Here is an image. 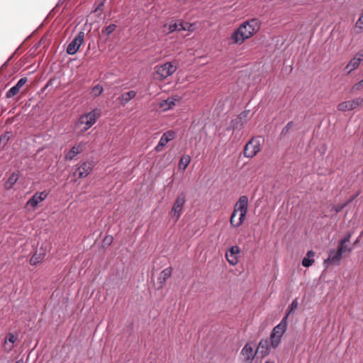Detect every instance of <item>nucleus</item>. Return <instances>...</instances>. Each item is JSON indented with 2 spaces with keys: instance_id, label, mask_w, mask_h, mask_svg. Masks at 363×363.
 <instances>
[{
  "instance_id": "obj_25",
  "label": "nucleus",
  "mask_w": 363,
  "mask_h": 363,
  "mask_svg": "<svg viewBox=\"0 0 363 363\" xmlns=\"http://www.w3.org/2000/svg\"><path fill=\"white\" fill-rule=\"evenodd\" d=\"M191 162V157L188 155H182L179 162V169L184 170Z\"/></svg>"
},
{
  "instance_id": "obj_12",
  "label": "nucleus",
  "mask_w": 363,
  "mask_h": 363,
  "mask_svg": "<svg viewBox=\"0 0 363 363\" xmlns=\"http://www.w3.org/2000/svg\"><path fill=\"white\" fill-rule=\"evenodd\" d=\"M84 33L81 31L77 33L74 38L69 43L67 47V53L69 55H74L79 50L80 46L84 42Z\"/></svg>"
},
{
  "instance_id": "obj_13",
  "label": "nucleus",
  "mask_w": 363,
  "mask_h": 363,
  "mask_svg": "<svg viewBox=\"0 0 363 363\" xmlns=\"http://www.w3.org/2000/svg\"><path fill=\"white\" fill-rule=\"evenodd\" d=\"M363 62V49L359 50L345 67V71L347 74L357 69Z\"/></svg>"
},
{
  "instance_id": "obj_23",
  "label": "nucleus",
  "mask_w": 363,
  "mask_h": 363,
  "mask_svg": "<svg viewBox=\"0 0 363 363\" xmlns=\"http://www.w3.org/2000/svg\"><path fill=\"white\" fill-rule=\"evenodd\" d=\"M314 256L315 252L313 250L308 251L306 257H305L302 260V265L305 267H311L315 262Z\"/></svg>"
},
{
  "instance_id": "obj_28",
  "label": "nucleus",
  "mask_w": 363,
  "mask_h": 363,
  "mask_svg": "<svg viewBox=\"0 0 363 363\" xmlns=\"http://www.w3.org/2000/svg\"><path fill=\"white\" fill-rule=\"evenodd\" d=\"M116 28L115 24H110L102 29V33H106L107 35H111Z\"/></svg>"
},
{
  "instance_id": "obj_38",
  "label": "nucleus",
  "mask_w": 363,
  "mask_h": 363,
  "mask_svg": "<svg viewBox=\"0 0 363 363\" xmlns=\"http://www.w3.org/2000/svg\"><path fill=\"white\" fill-rule=\"evenodd\" d=\"M344 249L345 250V252H346V251H349V252H350V251H352V248H348V247H347V245H345V244H344Z\"/></svg>"
},
{
  "instance_id": "obj_42",
  "label": "nucleus",
  "mask_w": 363,
  "mask_h": 363,
  "mask_svg": "<svg viewBox=\"0 0 363 363\" xmlns=\"http://www.w3.org/2000/svg\"><path fill=\"white\" fill-rule=\"evenodd\" d=\"M358 240H357L355 242H354V244H357L358 242Z\"/></svg>"
},
{
  "instance_id": "obj_7",
  "label": "nucleus",
  "mask_w": 363,
  "mask_h": 363,
  "mask_svg": "<svg viewBox=\"0 0 363 363\" xmlns=\"http://www.w3.org/2000/svg\"><path fill=\"white\" fill-rule=\"evenodd\" d=\"M255 344L252 342H247L242 348L240 356L244 363H252L257 353V349L255 350Z\"/></svg>"
},
{
  "instance_id": "obj_19",
  "label": "nucleus",
  "mask_w": 363,
  "mask_h": 363,
  "mask_svg": "<svg viewBox=\"0 0 363 363\" xmlns=\"http://www.w3.org/2000/svg\"><path fill=\"white\" fill-rule=\"evenodd\" d=\"M27 82V78H21L18 82L12 86L6 94V98H12L18 94L20 89L25 85Z\"/></svg>"
},
{
  "instance_id": "obj_17",
  "label": "nucleus",
  "mask_w": 363,
  "mask_h": 363,
  "mask_svg": "<svg viewBox=\"0 0 363 363\" xmlns=\"http://www.w3.org/2000/svg\"><path fill=\"white\" fill-rule=\"evenodd\" d=\"M84 147L85 143L83 142H80L74 145L69 150L65 152V160H72L77 155H78L79 154L82 153L84 151Z\"/></svg>"
},
{
  "instance_id": "obj_41",
  "label": "nucleus",
  "mask_w": 363,
  "mask_h": 363,
  "mask_svg": "<svg viewBox=\"0 0 363 363\" xmlns=\"http://www.w3.org/2000/svg\"><path fill=\"white\" fill-rule=\"evenodd\" d=\"M265 363H274V362H270V361H267V362H265Z\"/></svg>"
},
{
  "instance_id": "obj_22",
  "label": "nucleus",
  "mask_w": 363,
  "mask_h": 363,
  "mask_svg": "<svg viewBox=\"0 0 363 363\" xmlns=\"http://www.w3.org/2000/svg\"><path fill=\"white\" fill-rule=\"evenodd\" d=\"M172 273V268L170 267L163 269L158 277V282L161 285H163L166 282V281L171 277Z\"/></svg>"
},
{
  "instance_id": "obj_36",
  "label": "nucleus",
  "mask_w": 363,
  "mask_h": 363,
  "mask_svg": "<svg viewBox=\"0 0 363 363\" xmlns=\"http://www.w3.org/2000/svg\"><path fill=\"white\" fill-rule=\"evenodd\" d=\"M356 28H359L360 30H363V13L356 23Z\"/></svg>"
},
{
  "instance_id": "obj_10",
  "label": "nucleus",
  "mask_w": 363,
  "mask_h": 363,
  "mask_svg": "<svg viewBox=\"0 0 363 363\" xmlns=\"http://www.w3.org/2000/svg\"><path fill=\"white\" fill-rule=\"evenodd\" d=\"M363 104V98L357 97L351 100H347L340 103L337 105V110L340 111L345 112L353 111Z\"/></svg>"
},
{
  "instance_id": "obj_4",
  "label": "nucleus",
  "mask_w": 363,
  "mask_h": 363,
  "mask_svg": "<svg viewBox=\"0 0 363 363\" xmlns=\"http://www.w3.org/2000/svg\"><path fill=\"white\" fill-rule=\"evenodd\" d=\"M100 115L101 111L95 108L87 113L80 116L75 125L77 128L82 127L81 131L85 132L96 123Z\"/></svg>"
},
{
  "instance_id": "obj_5",
  "label": "nucleus",
  "mask_w": 363,
  "mask_h": 363,
  "mask_svg": "<svg viewBox=\"0 0 363 363\" xmlns=\"http://www.w3.org/2000/svg\"><path fill=\"white\" fill-rule=\"evenodd\" d=\"M176 70V66L170 62L158 65L154 68V77L156 79L162 81L173 74Z\"/></svg>"
},
{
  "instance_id": "obj_30",
  "label": "nucleus",
  "mask_w": 363,
  "mask_h": 363,
  "mask_svg": "<svg viewBox=\"0 0 363 363\" xmlns=\"http://www.w3.org/2000/svg\"><path fill=\"white\" fill-rule=\"evenodd\" d=\"M16 337L13 333H9L6 335L4 342H9V344H11L14 346V343L16 341Z\"/></svg>"
},
{
  "instance_id": "obj_34",
  "label": "nucleus",
  "mask_w": 363,
  "mask_h": 363,
  "mask_svg": "<svg viewBox=\"0 0 363 363\" xmlns=\"http://www.w3.org/2000/svg\"><path fill=\"white\" fill-rule=\"evenodd\" d=\"M3 347H4V351L6 353H9L13 350L14 346L11 344H9V342H4Z\"/></svg>"
},
{
  "instance_id": "obj_2",
  "label": "nucleus",
  "mask_w": 363,
  "mask_h": 363,
  "mask_svg": "<svg viewBox=\"0 0 363 363\" xmlns=\"http://www.w3.org/2000/svg\"><path fill=\"white\" fill-rule=\"evenodd\" d=\"M260 28L259 21L256 18L243 22L235 30L230 38V44L242 45L247 39L250 38Z\"/></svg>"
},
{
  "instance_id": "obj_27",
  "label": "nucleus",
  "mask_w": 363,
  "mask_h": 363,
  "mask_svg": "<svg viewBox=\"0 0 363 363\" xmlns=\"http://www.w3.org/2000/svg\"><path fill=\"white\" fill-rule=\"evenodd\" d=\"M103 90H104V89L101 85L96 84V86H94L92 88L91 94H92L93 96L97 97L101 94V93L103 92Z\"/></svg>"
},
{
  "instance_id": "obj_1",
  "label": "nucleus",
  "mask_w": 363,
  "mask_h": 363,
  "mask_svg": "<svg viewBox=\"0 0 363 363\" xmlns=\"http://www.w3.org/2000/svg\"><path fill=\"white\" fill-rule=\"evenodd\" d=\"M286 330V317H284L281 322L276 325L270 335L269 339H262L257 347V352L262 357L270 354L272 349L275 350L281 342L282 336Z\"/></svg>"
},
{
  "instance_id": "obj_16",
  "label": "nucleus",
  "mask_w": 363,
  "mask_h": 363,
  "mask_svg": "<svg viewBox=\"0 0 363 363\" xmlns=\"http://www.w3.org/2000/svg\"><path fill=\"white\" fill-rule=\"evenodd\" d=\"M240 252V248L237 245L232 246L226 251L225 258L230 265L235 266L238 263V255Z\"/></svg>"
},
{
  "instance_id": "obj_15",
  "label": "nucleus",
  "mask_w": 363,
  "mask_h": 363,
  "mask_svg": "<svg viewBox=\"0 0 363 363\" xmlns=\"http://www.w3.org/2000/svg\"><path fill=\"white\" fill-rule=\"evenodd\" d=\"M194 25L192 23H189L184 22L181 20H177L174 23H171L168 26V31L169 33H172L176 30H187V31H193Z\"/></svg>"
},
{
  "instance_id": "obj_31",
  "label": "nucleus",
  "mask_w": 363,
  "mask_h": 363,
  "mask_svg": "<svg viewBox=\"0 0 363 363\" xmlns=\"http://www.w3.org/2000/svg\"><path fill=\"white\" fill-rule=\"evenodd\" d=\"M11 135V133H9V132L1 135L0 136V144L2 143L4 145H5L9 140Z\"/></svg>"
},
{
  "instance_id": "obj_18",
  "label": "nucleus",
  "mask_w": 363,
  "mask_h": 363,
  "mask_svg": "<svg viewBox=\"0 0 363 363\" xmlns=\"http://www.w3.org/2000/svg\"><path fill=\"white\" fill-rule=\"evenodd\" d=\"M47 251L48 250L46 247H41L39 249H38L35 254L30 259V264L31 265H35L41 262L44 259L47 254Z\"/></svg>"
},
{
  "instance_id": "obj_32",
  "label": "nucleus",
  "mask_w": 363,
  "mask_h": 363,
  "mask_svg": "<svg viewBox=\"0 0 363 363\" xmlns=\"http://www.w3.org/2000/svg\"><path fill=\"white\" fill-rule=\"evenodd\" d=\"M352 236V233H349L344 238H342L339 244V247H342V248H344V244L349 242Z\"/></svg>"
},
{
  "instance_id": "obj_20",
  "label": "nucleus",
  "mask_w": 363,
  "mask_h": 363,
  "mask_svg": "<svg viewBox=\"0 0 363 363\" xmlns=\"http://www.w3.org/2000/svg\"><path fill=\"white\" fill-rule=\"evenodd\" d=\"M345 252V250L344 248H342V247H339L337 250H331L329 254V257L328 259L325 260V262H330L333 263H338L341 258L342 253Z\"/></svg>"
},
{
  "instance_id": "obj_21",
  "label": "nucleus",
  "mask_w": 363,
  "mask_h": 363,
  "mask_svg": "<svg viewBox=\"0 0 363 363\" xmlns=\"http://www.w3.org/2000/svg\"><path fill=\"white\" fill-rule=\"evenodd\" d=\"M93 169L91 162H85L82 163L77 169L79 177L84 178L87 177Z\"/></svg>"
},
{
  "instance_id": "obj_39",
  "label": "nucleus",
  "mask_w": 363,
  "mask_h": 363,
  "mask_svg": "<svg viewBox=\"0 0 363 363\" xmlns=\"http://www.w3.org/2000/svg\"><path fill=\"white\" fill-rule=\"evenodd\" d=\"M106 240H107V242H111L112 241V238H108L107 237V238H105V241H106Z\"/></svg>"
},
{
  "instance_id": "obj_33",
  "label": "nucleus",
  "mask_w": 363,
  "mask_h": 363,
  "mask_svg": "<svg viewBox=\"0 0 363 363\" xmlns=\"http://www.w3.org/2000/svg\"><path fill=\"white\" fill-rule=\"evenodd\" d=\"M363 88V79L360 80L359 82H357L354 84L352 86V90L353 91H359Z\"/></svg>"
},
{
  "instance_id": "obj_24",
  "label": "nucleus",
  "mask_w": 363,
  "mask_h": 363,
  "mask_svg": "<svg viewBox=\"0 0 363 363\" xmlns=\"http://www.w3.org/2000/svg\"><path fill=\"white\" fill-rule=\"evenodd\" d=\"M135 96L136 92L134 90H130L128 92L123 94L121 96L118 98V99L121 101V104L124 106L131 99H133Z\"/></svg>"
},
{
  "instance_id": "obj_9",
  "label": "nucleus",
  "mask_w": 363,
  "mask_h": 363,
  "mask_svg": "<svg viewBox=\"0 0 363 363\" xmlns=\"http://www.w3.org/2000/svg\"><path fill=\"white\" fill-rule=\"evenodd\" d=\"M260 150V140L258 138H253L247 143L244 149V156L252 158Z\"/></svg>"
},
{
  "instance_id": "obj_37",
  "label": "nucleus",
  "mask_w": 363,
  "mask_h": 363,
  "mask_svg": "<svg viewBox=\"0 0 363 363\" xmlns=\"http://www.w3.org/2000/svg\"><path fill=\"white\" fill-rule=\"evenodd\" d=\"M247 116V112H242L240 114V116H238V118L235 120V121H238V120H241L242 118H245L246 116Z\"/></svg>"
},
{
  "instance_id": "obj_35",
  "label": "nucleus",
  "mask_w": 363,
  "mask_h": 363,
  "mask_svg": "<svg viewBox=\"0 0 363 363\" xmlns=\"http://www.w3.org/2000/svg\"><path fill=\"white\" fill-rule=\"evenodd\" d=\"M353 199H350L348 202L347 203H345L344 204H342V205H337L333 207V209L334 211H335L336 213H339L340 211H341L346 206L348 203L351 202L352 201Z\"/></svg>"
},
{
  "instance_id": "obj_11",
  "label": "nucleus",
  "mask_w": 363,
  "mask_h": 363,
  "mask_svg": "<svg viewBox=\"0 0 363 363\" xmlns=\"http://www.w3.org/2000/svg\"><path fill=\"white\" fill-rule=\"evenodd\" d=\"M48 196L47 191H43L41 192L35 193L33 196L26 202V208L28 211H34L38 205L43 201Z\"/></svg>"
},
{
  "instance_id": "obj_40",
  "label": "nucleus",
  "mask_w": 363,
  "mask_h": 363,
  "mask_svg": "<svg viewBox=\"0 0 363 363\" xmlns=\"http://www.w3.org/2000/svg\"><path fill=\"white\" fill-rule=\"evenodd\" d=\"M15 363H23V361L20 359V360H18L17 362H16Z\"/></svg>"
},
{
  "instance_id": "obj_8",
  "label": "nucleus",
  "mask_w": 363,
  "mask_h": 363,
  "mask_svg": "<svg viewBox=\"0 0 363 363\" xmlns=\"http://www.w3.org/2000/svg\"><path fill=\"white\" fill-rule=\"evenodd\" d=\"M181 97L178 95H174L168 97L167 99L160 100L156 106V108L162 112L173 109L176 105L180 102Z\"/></svg>"
},
{
  "instance_id": "obj_26",
  "label": "nucleus",
  "mask_w": 363,
  "mask_h": 363,
  "mask_svg": "<svg viewBox=\"0 0 363 363\" xmlns=\"http://www.w3.org/2000/svg\"><path fill=\"white\" fill-rule=\"evenodd\" d=\"M18 179V175L17 174L13 173L12 174H11L6 183V189L12 188V186L16 183Z\"/></svg>"
},
{
  "instance_id": "obj_14",
  "label": "nucleus",
  "mask_w": 363,
  "mask_h": 363,
  "mask_svg": "<svg viewBox=\"0 0 363 363\" xmlns=\"http://www.w3.org/2000/svg\"><path fill=\"white\" fill-rule=\"evenodd\" d=\"M177 136V133L174 130H168L164 133L160 138L158 144L155 147V150L160 152L163 147L170 141L174 140Z\"/></svg>"
},
{
  "instance_id": "obj_29",
  "label": "nucleus",
  "mask_w": 363,
  "mask_h": 363,
  "mask_svg": "<svg viewBox=\"0 0 363 363\" xmlns=\"http://www.w3.org/2000/svg\"><path fill=\"white\" fill-rule=\"evenodd\" d=\"M298 300L296 298L292 301V302L289 306V311H288L286 315L284 316V317H286V320H288L289 315L292 311H295L298 308Z\"/></svg>"
},
{
  "instance_id": "obj_6",
  "label": "nucleus",
  "mask_w": 363,
  "mask_h": 363,
  "mask_svg": "<svg viewBox=\"0 0 363 363\" xmlns=\"http://www.w3.org/2000/svg\"><path fill=\"white\" fill-rule=\"evenodd\" d=\"M186 194L185 193H181L179 194L172 206V208L169 212L170 217L176 223L181 217L184 204L186 203Z\"/></svg>"
},
{
  "instance_id": "obj_3",
  "label": "nucleus",
  "mask_w": 363,
  "mask_h": 363,
  "mask_svg": "<svg viewBox=\"0 0 363 363\" xmlns=\"http://www.w3.org/2000/svg\"><path fill=\"white\" fill-rule=\"evenodd\" d=\"M248 203L249 200L246 196H241L236 201L230 218L232 228H238L243 224L248 211Z\"/></svg>"
}]
</instances>
